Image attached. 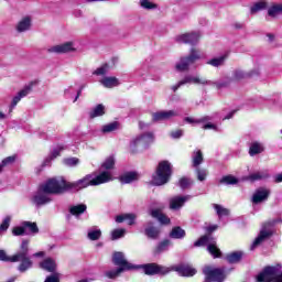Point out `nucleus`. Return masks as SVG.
<instances>
[{"mask_svg":"<svg viewBox=\"0 0 282 282\" xmlns=\"http://www.w3.org/2000/svg\"><path fill=\"white\" fill-rule=\"evenodd\" d=\"M64 186L63 181H58L57 177L46 181L44 184L40 185L37 191L32 195V204L37 208L47 206V204L52 202V197L50 195L63 194Z\"/></svg>","mask_w":282,"mask_h":282,"instance_id":"1","label":"nucleus"},{"mask_svg":"<svg viewBox=\"0 0 282 282\" xmlns=\"http://www.w3.org/2000/svg\"><path fill=\"white\" fill-rule=\"evenodd\" d=\"M111 180L112 177L109 172H101L97 176L88 174L73 183L65 181L63 177H57V182L63 181L64 184L62 187V193H65V191H73V193H78V191H83V188H87L88 186H99V184H107V182H111Z\"/></svg>","mask_w":282,"mask_h":282,"instance_id":"2","label":"nucleus"},{"mask_svg":"<svg viewBox=\"0 0 282 282\" xmlns=\"http://www.w3.org/2000/svg\"><path fill=\"white\" fill-rule=\"evenodd\" d=\"M12 263L21 261L18 267L19 272H28L32 268V260L30 259V240H22L20 250L12 256Z\"/></svg>","mask_w":282,"mask_h":282,"instance_id":"3","label":"nucleus"},{"mask_svg":"<svg viewBox=\"0 0 282 282\" xmlns=\"http://www.w3.org/2000/svg\"><path fill=\"white\" fill-rule=\"evenodd\" d=\"M281 218H274L273 224L272 223H264L260 229L259 235L253 240L250 250H256V248H259L263 241H267V239H270L272 235H276V224H281Z\"/></svg>","mask_w":282,"mask_h":282,"instance_id":"4","label":"nucleus"},{"mask_svg":"<svg viewBox=\"0 0 282 282\" xmlns=\"http://www.w3.org/2000/svg\"><path fill=\"white\" fill-rule=\"evenodd\" d=\"M258 282H282V265H268L257 275Z\"/></svg>","mask_w":282,"mask_h":282,"instance_id":"5","label":"nucleus"},{"mask_svg":"<svg viewBox=\"0 0 282 282\" xmlns=\"http://www.w3.org/2000/svg\"><path fill=\"white\" fill-rule=\"evenodd\" d=\"M173 170L171 169V163L169 161H162L159 163L155 175L152 177V183L154 186H164L171 180Z\"/></svg>","mask_w":282,"mask_h":282,"instance_id":"6","label":"nucleus"},{"mask_svg":"<svg viewBox=\"0 0 282 282\" xmlns=\"http://www.w3.org/2000/svg\"><path fill=\"white\" fill-rule=\"evenodd\" d=\"M200 246H207V252H209L214 259L221 257V250L217 247V241L213 236L205 235L194 242L195 248H200Z\"/></svg>","mask_w":282,"mask_h":282,"instance_id":"7","label":"nucleus"},{"mask_svg":"<svg viewBox=\"0 0 282 282\" xmlns=\"http://www.w3.org/2000/svg\"><path fill=\"white\" fill-rule=\"evenodd\" d=\"M199 58H202L199 51L191 48L189 54L181 57L180 61L175 64L176 72H188L191 65L197 63Z\"/></svg>","mask_w":282,"mask_h":282,"instance_id":"8","label":"nucleus"},{"mask_svg":"<svg viewBox=\"0 0 282 282\" xmlns=\"http://www.w3.org/2000/svg\"><path fill=\"white\" fill-rule=\"evenodd\" d=\"M155 137L153 132L142 133L130 142V149L135 152L138 149H149V144H153Z\"/></svg>","mask_w":282,"mask_h":282,"instance_id":"9","label":"nucleus"},{"mask_svg":"<svg viewBox=\"0 0 282 282\" xmlns=\"http://www.w3.org/2000/svg\"><path fill=\"white\" fill-rule=\"evenodd\" d=\"M188 84L189 85H213V82L199 76L186 75L176 85L172 86V90L177 91L180 87H183V85H188Z\"/></svg>","mask_w":282,"mask_h":282,"instance_id":"10","label":"nucleus"},{"mask_svg":"<svg viewBox=\"0 0 282 282\" xmlns=\"http://www.w3.org/2000/svg\"><path fill=\"white\" fill-rule=\"evenodd\" d=\"M112 263L113 265H118V268H122L124 272H129V270H138L140 267L128 262L124 253L117 251L112 254Z\"/></svg>","mask_w":282,"mask_h":282,"instance_id":"11","label":"nucleus"},{"mask_svg":"<svg viewBox=\"0 0 282 282\" xmlns=\"http://www.w3.org/2000/svg\"><path fill=\"white\" fill-rule=\"evenodd\" d=\"M138 268H142L144 274H148L149 276H153L154 274H169L170 272L169 268L155 263L138 265Z\"/></svg>","mask_w":282,"mask_h":282,"instance_id":"12","label":"nucleus"},{"mask_svg":"<svg viewBox=\"0 0 282 282\" xmlns=\"http://www.w3.org/2000/svg\"><path fill=\"white\" fill-rule=\"evenodd\" d=\"M202 34L199 32L184 33L175 37L176 43H185L187 45H197Z\"/></svg>","mask_w":282,"mask_h":282,"instance_id":"13","label":"nucleus"},{"mask_svg":"<svg viewBox=\"0 0 282 282\" xmlns=\"http://www.w3.org/2000/svg\"><path fill=\"white\" fill-rule=\"evenodd\" d=\"M36 85V83L31 82L26 86L23 87L22 90H20L12 99L9 111L12 112L14 107L21 102L22 98H25V96H29V94L32 91V88Z\"/></svg>","mask_w":282,"mask_h":282,"instance_id":"14","label":"nucleus"},{"mask_svg":"<svg viewBox=\"0 0 282 282\" xmlns=\"http://www.w3.org/2000/svg\"><path fill=\"white\" fill-rule=\"evenodd\" d=\"M74 42H66L47 48L50 54H67V52H75Z\"/></svg>","mask_w":282,"mask_h":282,"instance_id":"15","label":"nucleus"},{"mask_svg":"<svg viewBox=\"0 0 282 282\" xmlns=\"http://www.w3.org/2000/svg\"><path fill=\"white\" fill-rule=\"evenodd\" d=\"M191 199V195H176L172 198H170V209L171 210H181L182 208H184V205L186 204V202H189Z\"/></svg>","mask_w":282,"mask_h":282,"instance_id":"16","label":"nucleus"},{"mask_svg":"<svg viewBox=\"0 0 282 282\" xmlns=\"http://www.w3.org/2000/svg\"><path fill=\"white\" fill-rule=\"evenodd\" d=\"M270 188L259 187L252 195L251 202L252 204H261L263 202H268V197H270Z\"/></svg>","mask_w":282,"mask_h":282,"instance_id":"17","label":"nucleus"},{"mask_svg":"<svg viewBox=\"0 0 282 282\" xmlns=\"http://www.w3.org/2000/svg\"><path fill=\"white\" fill-rule=\"evenodd\" d=\"M180 116V110H164L154 112L152 115L153 122H160V120H171V118H175Z\"/></svg>","mask_w":282,"mask_h":282,"instance_id":"18","label":"nucleus"},{"mask_svg":"<svg viewBox=\"0 0 282 282\" xmlns=\"http://www.w3.org/2000/svg\"><path fill=\"white\" fill-rule=\"evenodd\" d=\"M252 76H259V70H252V72L246 73L241 69H236L232 72L231 80L234 83H239V80H243L246 78H252Z\"/></svg>","mask_w":282,"mask_h":282,"instance_id":"19","label":"nucleus"},{"mask_svg":"<svg viewBox=\"0 0 282 282\" xmlns=\"http://www.w3.org/2000/svg\"><path fill=\"white\" fill-rule=\"evenodd\" d=\"M160 228L155 227L153 221L147 223V227L144 229V235L148 239L158 240L160 239Z\"/></svg>","mask_w":282,"mask_h":282,"instance_id":"20","label":"nucleus"},{"mask_svg":"<svg viewBox=\"0 0 282 282\" xmlns=\"http://www.w3.org/2000/svg\"><path fill=\"white\" fill-rule=\"evenodd\" d=\"M175 272L180 274V276H195L197 274V270L193 269L188 264H180L174 267Z\"/></svg>","mask_w":282,"mask_h":282,"instance_id":"21","label":"nucleus"},{"mask_svg":"<svg viewBox=\"0 0 282 282\" xmlns=\"http://www.w3.org/2000/svg\"><path fill=\"white\" fill-rule=\"evenodd\" d=\"M268 177H270V172H268V170H261L249 174L247 180L249 182H261L263 180H268Z\"/></svg>","mask_w":282,"mask_h":282,"instance_id":"22","label":"nucleus"},{"mask_svg":"<svg viewBox=\"0 0 282 282\" xmlns=\"http://www.w3.org/2000/svg\"><path fill=\"white\" fill-rule=\"evenodd\" d=\"M65 148L63 145H57L56 148H54L50 155L46 156L42 163V166H50V164H52V161L56 160V158H58V155H61V152L64 150Z\"/></svg>","mask_w":282,"mask_h":282,"instance_id":"23","label":"nucleus"},{"mask_svg":"<svg viewBox=\"0 0 282 282\" xmlns=\"http://www.w3.org/2000/svg\"><path fill=\"white\" fill-rule=\"evenodd\" d=\"M265 151V145L262 142L253 141L249 147V155L254 158V155H259Z\"/></svg>","mask_w":282,"mask_h":282,"instance_id":"24","label":"nucleus"},{"mask_svg":"<svg viewBox=\"0 0 282 282\" xmlns=\"http://www.w3.org/2000/svg\"><path fill=\"white\" fill-rule=\"evenodd\" d=\"M40 268L46 272H56V260L52 258H46L40 263Z\"/></svg>","mask_w":282,"mask_h":282,"instance_id":"25","label":"nucleus"},{"mask_svg":"<svg viewBox=\"0 0 282 282\" xmlns=\"http://www.w3.org/2000/svg\"><path fill=\"white\" fill-rule=\"evenodd\" d=\"M282 14V3H273L268 8V17L279 19Z\"/></svg>","mask_w":282,"mask_h":282,"instance_id":"26","label":"nucleus"},{"mask_svg":"<svg viewBox=\"0 0 282 282\" xmlns=\"http://www.w3.org/2000/svg\"><path fill=\"white\" fill-rule=\"evenodd\" d=\"M151 217H153L154 219H158V221H160V224H163V226L171 224V218H169V217H166V215L162 214V212H160V209H153L151 212Z\"/></svg>","mask_w":282,"mask_h":282,"instance_id":"27","label":"nucleus"},{"mask_svg":"<svg viewBox=\"0 0 282 282\" xmlns=\"http://www.w3.org/2000/svg\"><path fill=\"white\" fill-rule=\"evenodd\" d=\"M170 239H178L182 240L186 237V230H184L182 227L176 226L173 227L169 235Z\"/></svg>","mask_w":282,"mask_h":282,"instance_id":"28","label":"nucleus"},{"mask_svg":"<svg viewBox=\"0 0 282 282\" xmlns=\"http://www.w3.org/2000/svg\"><path fill=\"white\" fill-rule=\"evenodd\" d=\"M69 213L70 215H73L78 219L80 215H83L84 213H87V205L85 204L73 205L69 207Z\"/></svg>","mask_w":282,"mask_h":282,"instance_id":"29","label":"nucleus"},{"mask_svg":"<svg viewBox=\"0 0 282 282\" xmlns=\"http://www.w3.org/2000/svg\"><path fill=\"white\" fill-rule=\"evenodd\" d=\"M135 214H123L116 217L117 224H122V221H128V226H133L135 224Z\"/></svg>","mask_w":282,"mask_h":282,"instance_id":"30","label":"nucleus"},{"mask_svg":"<svg viewBox=\"0 0 282 282\" xmlns=\"http://www.w3.org/2000/svg\"><path fill=\"white\" fill-rule=\"evenodd\" d=\"M113 166H116V159L111 155L108 156L105 162L101 164V171L102 173H109L111 175V169H113Z\"/></svg>","mask_w":282,"mask_h":282,"instance_id":"31","label":"nucleus"},{"mask_svg":"<svg viewBox=\"0 0 282 282\" xmlns=\"http://www.w3.org/2000/svg\"><path fill=\"white\" fill-rule=\"evenodd\" d=\"M88 116L91 120H94V118H100V116H105V106L102 104L97 105L88 112Z\"/></svg>","mask_w":282,"mask_h":282,"instance_id":"32","label":"nucleus"},{"mask_svg":"<svg viewBox=\"0 0 282 282\" xmlns=\"http://www.w3.org/2000/svg\"><path fill=\"white\" fill-rule=\"evenodd\" d=\"M243 259V251H234L226 256V261L229 263H239Z\"/></svg>","mask_w":282,"mask_h":282,"instance_id":"33","label":"nucleus"},{"mask_svg":"<svg viewBox=\"0 0 282 282\" xmlns=\"http://www.w3.org/2000/svg\"><path fill=\"white\" fill-rule=\"evenodd\" d=\"M120 129V123L118 121H113L107 124H104L101 127V133L107 134V133H113V131H118Z\"/></svg>","mask_w":282,"mask_h":282,"instance_id":"34","label":"nucleus"},{"mask_svg":"<svg viewBox=\"0 0 282 282\" xmlns=\"http://www.w3.org/2000/svg\"><path fill=\"white\" fill-rule=\"evenodd\" d=\"M100 84L104 85L107 89H111L112 87H118L120 83H118V78L116 77H104L100 80Z\"/></svg>","mask_w":282,"mask_h":282,"instance_id":"35","label":"nucleus"},{"mask_svg":"<svg viewBox=\"0 0 282 282\" xmlns=\"http://www.w3.org/2000/svg\"><path fill=\"white\" fill-rule=\"evenodd\" d=\"M192 162L194 169H199V165L202 162H204V154L200 152V150L193 152Z\"/></svg>","mask_w":282,"mask_h":282,"instance_id":"36","label":"nucleus"},{"mask_svg":"<svg viewBox=\"0 0 282 282\" xmlns=\"http://www.w3.org/2000/svg\"><path fill=\"white\" fill-rule=\"evenodd\" d=\"M209 120H213V117L205 116L199 119H195L192 117L184 118V121L187 122L188 124H202L204 122H208Z\"/></svg>","mask_w":282,"mask_h":282,"instance_id":"37","label":"nucleus"},{"mask_svg":"<svg viewBox=\"0 0 282 282\" xmlns=\"http://www.w3.org/2000/svg\"><path fill=\"white\" fill-rule=\"evenodd\" d=\"M100 237H102V231L97 227H94L93 229H88L87 238L90 241H98Z\"/></svg>","mask_w":282,"mask_h":282,"instance_id":"38","label":"nucleus"},{"mask_svg":"<svg viewBox=\"0 0 282 282\" xmlns=\"http://www.w3.org/2000/svg\"><path fill=\"white\" fill-rule=\"evenodd\" d=\"M10 224H12V216H6L0 224V237L8 232V228H10Z\"/></svg>","mask_w":282,"mask_h":282,"instance_id":"39","label":"nucleus"},{"mask_svg":"<svg viewBox=\"0 0 282 282\" xmlns=\"http://www.w3.org/2000/svg\"><path fill=\"white\" fill-rule=\"evenodd\" d=\"M268 9V2L265 1H258L252 4L250 8V13L251 14H257V12H261V10H267Z\"/></svg>","mask_w":282,"mask_h":282,"instance_id":"40","label":"nucleus"},{"mask_svg":"<svg viewBox=\"0 0 282 282\" xmlns=\"http://www.w3.org/2000/svg\"><path fill=\"white\" fill-rule=\"evenodd\" d=\"M232 77H225L224 79L213 83L212 85H215L217 87V89H225L226 87H230V85H232Z\"/></svg>","mask_w":282,"mask_h":282,"instance_id":"41","label":"nucleus"},{"mask_svg":"<svg viewBox=\"0 0 282 282\" xmlns=\"http://www.w3.org/2000/svg\"><path fill=\"white\" fill-rule=\"evenodd\" d=\"M169 248H171V240L165 239V240L159 242L155 253L162 254V252H166L169 250Z\"/></svg>","mask_w":282,"mask_h":282,"instance_id":"42","label":"nucleus"},{"mask_svg":"<svg viewBox=\"0 0 282 282\" xmlns=\"http://www.w3.org/2000/svg\"><path fill=\"white\" fill-rule=\"evenodd\" d=\"M30 25H31L30 18H24L19 22L17 30L18 32H26V30H30Z\"/></svg>","mask_w":282,"mask_h":282,"instance_id":"43","label":"nucleus"},{"mask_svg":"<svg viewBox=\"0 0 282 282\" xmlns=\"http://www.w3.org/2000/svg\"><path fill=\"white\" fill-rule=\"evenodd\" d=\"M24 228L28 231V235H36L39 232V226H36V223L31 221H23Z\"/></svg>","mask_w":282,"mask_h":282,"instance_id":"44","label":"nucleus"},{"mask_svg":"<svg viewBox=\"0 0 282 282\" xmlns=\"http://www.w3.org/2000/svg\"><path fill=\"white\" fill-rule=\"evenodd\" d=\"M122 272H124V269L118 267L117 269L106 271L105 276H107V279H118Z\"/></svg>","mask_w":282,"mask_h":282,"instance_id":"45","label":"nucleus"},{"mask_svg":"<svg viewBox=\"0 0 282 282\" xmlns=\"http://www.w3.org/2000/svg\"><path fill=\"white\" fill-rule=\"evenodd\" d=\"M213 207L216 210L218 217H228V215H230V210L221 205L214 204Z\"/></svg>","mask_w":282,"mask_h":282,"instance_id":"46","label":"nucleus"},{"mask_svg":"<svg viewBox=\"0 0 282 282\" xmlns=\"http://www.w3.org/2000/svg\"><path fill=\"white\" fill-rule=\"evenodd\" d=\"M219 183L226 184L228 186V185L239 184V180L232 175H226L220 178Z\"/></svg>","mask_w":282,"mask_h":282,"instance_id":"47","label":"nucleus"},{"mask_svg":"<svg viewBox=\"0 0 282 282\" xmlns=\"http://www.w3.org/2000/svg\"><path fill=\"white\" fill-rule=\"evenodd\" d=\"M12 235L14 237H23V236L28 235V231L25 230L24 223H22L21 226L14 227L12 229Z\"/></svg>","mask_w":282,"mask_h":282,"instance_id":"48","label":"nucleus"},{"mask_svg":"<svg viewBox=\"0 0 282 282\" xmlns=\"http://www.w3.org/2000/svg\"><path fill=\"white\" fill-rule=\"evenodd\" d=\"M127 234L126 229H113L111 231V240L112 241H118V239H122V237H124V235Z\"/></svg>","mask_w":282,"mask_h":282,"instance_id":"49","label":"nucleus"},{"mask_svg":"<svg viewBox=\"0 0 282 282\" xmlns=\"http://www.w3.org/2000/svg\"><path fill=\"white\" fill-rule=\"evenodd\" d=\"M109 64H104L93 72L94 76H106L109 74Z\"/></svg>","mask_w":282,"mask_h":282,"instance_id":"50","label":"nucleus"},{"mask_svg":"<svg viewBox=\"0 0 282 282\" xmlns=\"http://www.w3.org/2000/svg\"><path fill=\"white\" fill-rule=\"evenodd\" d=\"M135 180V173L129 172L120 177L121 184H131V182H134Z\"/></svg>","mask_w":282,"mask_h":282,"instance_id":"51","label":"nucleus"},{"mask_svg":"<svg viewBox=\"0 0 282 282\" xmlns=\"http://www.w3.org/2000/svg\"><path fill=\"white\" fill-rule=\"evenodd\" d=\"M191 184H193V182H191V178L182 177L180 178L177 186H180L182 191H186V188H191Z\"/></svg>","mask_w":282,"mask_h":282,"instance_id":"52","label":"nucleus"},{"mask_svg":"<svg viewBox=\"0 0 282 282\" xmlns=\"http://www.w3.org/2000/svg\"><path fill=\"white\" fill-rule=\"evenodd\" d=\"M196 169V175L198 182H205L206 177H208V171L200 169V167H195Z\"/></svg>","mask_w":282,"mask_h":282,"instance_id":"53","label":"nucleus"},{"mask_svg":"<svg viewBox=\"0 0 282 282\" xmlns=\"http://www.w3.org/2000/svg\"><path fill=\"white\" fill-rule=\"evenodd\" d=\"M140 6H141V8H143V10H155V8H158V4H155L149 0H141Z\"/></svg>","mask_w":282,"mask_h":282,"instance_id":"54","label":"nucleus"},{"mask_svg":"<svg viewBox=\"0 0 282 282\" xmlns=\"http://www.w3.org/2000/svg\"><path fill=\"white\" fill-rule=\"evenodd\" d=\"M224 61H226V56H220L210 59L209 62H207V64L212 65L213 67H219L220 65H224Z\"/></svg>","mask_w":282,"mask_h":282,"instance_id":"55","label":"nucleus"},{"mask_svg":"<svg viewBox=\"0 0 282 282\" xmlns=\"http://www.w3.org/2000/svg\"><path fill=\"white\" fill-rule=\"evenodd\" d=\"M17 162V155L7 156L2 160L1 164L2 166H12Z\"/></svg>","mask_w":282,"mask_h":282,"instance_id":"56","label":"nucleus"},{"mask_svg":"<svg viewBox=\"0 0 282 282\" xmlns=\"http://www.w3.org/2000/svg\"><path fill=\"white\" fill-rule=\"evenodd\" d=\"M78 162L79 160L76 158H68L63 160V164H65V166H77Z\"/></svg>","mask_w":282,"mask_h":282,"instance_id":"57","label":"nucleus"},{"mask_svg":"<svg viewBox=\"0 0 282 282\" xmlns=\"http://www.w3.org/2000/svg\"><path fill=\"white\" fill-rule=\"evenodd\" d=\"M44 282H61V278L58 276V273H53L46 276Z\"/></svg>","mask_w":282,"mask_h":282,"instance_id":"58","label":"nucleus"},{"mask_svg":"<svg viewBox=\"0 0 282 282\" xmlns=\"http://www.w3.org/2000/svg\"><path fill=\"white\" fill-rule=\"evenodd\" d=\"M0 261H9L12 263V256H8V253H6V250H0Z\"/></svg>","mask_w":282,"mask_h":282,"instance_id":"59","label":"nucleus"},{"mask_svg":"<svg viewBox=\"0 0 282 282\" xmlns=\"http://www.w3.org/2000/svg\"><path fill=\"white\" fill-rule=\"evenodd\" d=\"M182 135H184V130H175L171 132V138L173 140H180V138H182Z\"/></svg>","mask_w":282,"mask_h":282,"instance_id":"60","label":"nucleus"},{"mask_svg":"<svg viewBox=\"0 0 282 282\" xmlns=\"http://www.w3.org/2000/svg\"><path fill=\"white\" fill-rule=\"evenodd\" d=\"M75 93H76V89H74V87L72 86H69L67 89L64 90L65 96H68V98H72Z\"/></svg>","mask_w":282,"mask_h":282,"instance_id":"61","label":"nucleus"},{"mask_svg":"<svg viewBox=\"0 0 282 282\" xmlns=\"http://www.w3.org/2000/svg\"><path fill=\"white\" fill-rule=\"evenodd\" d=\"M203 129H213V131H219V128L215 123H206L203 126Z\"/></svg>","mask_w":282,"mask_h":282,"instance_id":"62","label":"nucleus"},{"mask_svg":"<svg viewBox=\"0 0 282 282\" xmlns=\"http://www.w3.org/2000/svg\"><path fill=\"white\" fill-rule=\"evenodd\" d=\"M274 182H275V184H281V182H282V173L276 174L274 176Z\"/></svg>","mask_w":282,"mask_h":282,"instance_id":"63","label":"nucleus"},{"mask_svg":"<svg viewBox=\"0 0 282 282\" xmlns=\"http://www.w3.org/2000/svg\"><path fill=\"white\" fill-rule=\"evenodd\" d=\"M218 226L217 225H212L209 227H207V232H215V230H217Z\"/></svg>","mask_w":282,"mask_h":282,"instance_id":"64","label":"nucleus"}]
</instances>
